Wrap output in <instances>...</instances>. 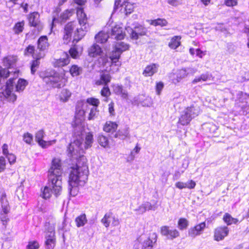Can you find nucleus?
<instances>
[{
    "label": "nucleus",
    "mask_w": 249,
    "mask_h": 249,
    "mask_svg": "<svg viewBox=\"0 0 249 249\" xmlns=\"http://www.w3.org/2000/svg\"><path fill=\"white\" fill-rule=\"evenodd\" d=\"M89 170L84 156L80 157L76 165L71 168L69 177L68 190L70 195L75 196L78 193V186H83L88 179Z\"/></svg>",
    "instance_id": "obj_1"
},
{
    "label": "nucleus",
    "mask_w": 249,
    "mask_h": 249,
    "mask_svg": "<svg viewBox=\"0 0 249 249\" xmlns=\"http://www.w3.org/2000/svg\"><path fill=\"white\" fill-rule=\"evenodd\" d=\"M62 173L61 160L58 158H54L52 161V165L49 170L50 182L48 186L45 187L41 194L42 198H49L52 193L57 196L62 190Z\"/></svg>",
    "instance_id": "obj_2"
},
{
    "label": "nucleus",
    "mask_w": 249,
    "mask_h": 249,
    "mask_svg": "<svg viewBox=\"0 0 249 249\" xmlns=\"http://www.w3.org/2000/svg\"><path fill=\"white\" fill-rule=\"evenodd\" d=\"M83 141V134L81 133L80 135L78 134V137L69 144L68 150L70 157L76 156L75 158H77L78 156H79V158L82 157L81 154L83 153L84 150ZM82 156H83L82 155Z\"/></svg>",
    "instance_id": "obj_3"
},
{
    "label": "nucleus",
    "mask_w": 249,
    "mask_h": 249,
    "mask_svg": "<svg viewBox=\"0 0 249 249\" xmlns=\"http://www.w3.org/2000/svg\"><path fill=\"white\" fill-rule=\"evenodd\" d=\"M61 80L62 78L58 73L44 78V81L47 84L54 88H60L62 86Z\"/></svg>",
    "instance_id": "obj_4"
},
{
    "label": "nucleus",
    "mask_w": 249,
    "mask_h": 249,
    "mask_svg": "<svg viewBox=\"0 0 249 249\" xmlns=\"http://www.w3.org/2000/svg\"><path fill=\"white\" fill-rule=\"evenodd\" d=\"M14 79H9L6 82V89L3 92L4 96L10 101L14 102L17 99V95L13 91H14Z\"/></svg>",
    "instance_id": "obj_5"
},
{
    "label": "nucleus",
    "mask_w": 249,
    "mask_h": 249,
    "mask_svg": "<svg viewBox=\"0 0 249 249\" xmlns=\"http://www.w3.org/2000/svg\"><path fill=\"white\" fill-rule=\"evenodd\" d=\"M46 249H53L55 245V231L53 227L49 228L46 234Z\"/></svg>",
    "instance_id": "obj_6"
},
{
    "label": "nucleus",
    "mask_w": 249,
    "mask_h": 249,
    "mask_svg": "<svg viewBox=\"0 0 249 249\" xmlns=\"http://www.w3.org/2000/svg\"><path fill=\"white\" fill-rule=\"evenodd\" d=\"M76 23L74 22H70L68 23L64 29L63 40L64 43L67 44L71 39V36L73 30L75 28Z\"/></svg>",
    "instance_id": "obj_7"
},
{
    "label": "nucleus",
    "mask_w": 249,
    "mask_h": 249,
    "mask_svg": "<svg viewBox=\"0 0 249 249\" xmlns=\"http://www.w3.org/2000/svg\"><path fill=\"white\" fill-rule=\"evenodd\" d=\"M29 24L31 26L36 27L38 31L42 29V25L39 20V15L37 12H33L28 17Z\"/></svg>",
    "instance_id": "obj_8"
},
{
    "label": "nucleus",
    "mask_w": 249,
    "mask_h": 249,
    "mask_svg": "<svg viewBox=\"0 0 249 249\" xmlns=\"http://www.w3.org/2000/svg\"><path fill=\"white\" fill-rule=\"evenodd\" d=\"M126 30L130 34V37L134 40L137 39L139 36H144L146 33V29L142 26L137 27L135 30L131 28H126Z\"/></svg>",
    "instance_id": "obj_9"
},
{
    "label": "nucleus",
    "mask_w": 249,
    "mask_h": 249,
    "mask_svg": "<svg viewBox=\"0 0 249 249\" xmlns=\"http://www.w3.org/2000/svg\"><path fill=\"white\" fill-rule=\"evenodd\" d=\"M229 229L227 227H219L214 231V238L218 241L223 240L229 233Z\"/></svg>",
    "instance_id": "obj_10"
},
{
    "label": "nucleus",
    "mask_w": 249,
    "mask_h": 249,
    "mask_svg": "<svg viewBox=\"0 0 249 249\" xmlns=\"http://www.w3.org/2000/svg\"><path fill=\"white\" fill-rule=\"evenodd\" d=\"M205 227V222H201L194 227L191 228L188 231V235L189 236L194 238L196 236L199 235L202 233Z\"/></svg>",
    "instance_id": "obj_11"
},
{
    "label": "nucleus",
    "mask_w": 249,
    "mask_h": 249,
    "mask_svg": "<svg viewBox=\"0 0 249 249\" xmlns=\"http://www.w3.org/2000/svg\"><path fill=\"white\" fill-rule=\"evenodd\" d=\"M124 36L125 34L123 32V28L117 25L112 27L110 33H109V36L117 40L123 39Z\"/></svg>",
    "instance_id": "obj_12"
},
{
    "label": "nucleus",
    "mask_w": 249,
    "mask_h": 249,
    "mask_svg": "<svg viewBox=\"0 0 249 249\" xmlns=\"http://www.w3.org/2000/svg\"><path fill=\"white\" fill-rule=\"evenodd\" d=\"M77 17L79 24L81 27H89L88 23V18L86 14L84 12L83 8H77Z\"/></svg>",
    "instance_id": "obj_13"
},
{
    "label": "nucleus",
    "mask_w": 249,
    "mask_h": 249,
    "mask_svg": "<svg viewBox=\"0 0 249 249\" xmlns=\"http://www.w3.org/2000/svg\"><path fill=\"white\" fill-rule=\"evenodd\" d=\"M161 233L166 236L168 239H173L179 236V233L178 230H170L168 226H163L161 228Z\"/></svg>",
    "instance_id": "obj_14"
},
{
    "label": "nucleus",
    "mask_w": 249,
    "mask_h": 249,
    "mask_svg": "<svg viewBox=\"0 0 249 249\" xmlns=\"http://www.w3.org/2000/svg\"><path fill=\"white\" fill-rule=\"evenodd\" d=\"M110 74L107 71H102L100 74V78L95 82V84L97 86L104 85L108 86V84L111 80Z\"/></svg>",
    "instance_id": "obj_15"
},
{
    "label": "nucleus",
    "mask_w": 249,
    "mask_h": 249,
    "mask_svg": "<svg viewBox=\"0 0 249 249\" xmlns=\"http://www.w3.org/2000/svg\"><path fill=\"white\" fill-rule=\"evenodd\" d=\"M89 29V27L81 26L80 28H77L74 34L73 41L77 42L80 40L85 36Z\"/></svg>",
    "instance_id": "obj_16"
},
{
    "label": "nucleus",
    "mask_w": 249,
    "mask_h": 249,
    "mask_svg": "<svg viewBox=\"0 0 249 249\" xmlns=\"http://www.w3.org/2000/svg\"><path fill=\"white\" fill-rule=\"evenodd\" d=\"M157 207L155 206H153L149 202L146 201L141 205L138 208L134 210L135 211L137 212L139 214L144 213L147 210H156Z\"/></svg>",
    "instance_id": "obj_17"
},
{
    "label": "nucleus",
    "mask_w": 249,
    "mask_h": 249,
    "mask_svg": "<svg viewBox=\"0 0 249 249\" xmlns=\"http://www.w3.org/2000/svg\"><path fill=\"white\" fill-rule=\"evenodd\" d=\"M113 90L116 94L121 96L123 98L125 99L128 98V92L122 85L118 84L113 85Z\"/></svg>",
    "instance_id": "obj_18"
},
{
    "label": "nucleus",
    "mask_w": 249,
    "mask_h": 249,
    "mask_svg": "<svg viewBox=\"0 0 249 249\" xmlns=\"http://www.w3.org/2000/svg\"><path fill=\"white\" fill-rule=\"evenodd\" d=\"M44 136V132L42 130H40L36 133L35 136L36 141L42 147L45 148L46 146L50 145V142L43 141L42 139Z\"/></svg>",
    "instance_id": "obj_19"
},
{
    "label": "nucleus",
    "mask_w": 249,
    "mask_h": 249,
    "mask_svg": "<svg viewBox=\"0 0 249 249\" xmlns=\"http://www.w3.org/2000/svg\"><path fill=\"white\" fill-rule=\"evenodd\" d=\"M121 54L122 53L118 50H116V49L114 48V49L111 52L109 56V58L111 60V66L115 65L119 66L121 65V63L119 62L118 60Z\"/></svg>",
    "instance_id": "obj_20"
},
{
    "label": "nucleus",
    "mask_w": 249,
    "mask_h": 249,
    "mask_svg": "<svg viewBox=\"0 0 249 249\" xmlns=\"http://www.w3.org/2000/svg\"><path fill=\"white\" fill-rule=\"evenodd\" d=\"M17 58L16 56L9 55L3 59V64L7 69L11 68L16 64Z\"/></svg>",
    "instance_id": "obj_21"
},
{
    "label": "nucleus",
    "mask_w": 249,
    "mask_h": 249,
    "mask_svg": "<svg viewBox=\"0 0 249 249\" xmlns=\"http://www.w3.org/2000/svg\"><path fill=\"white\" fill-rule=\"evenodd\" d=\"M49 46L47 36H44L40 37L37 41V49L39 51H44Z\"/></svg>",
    "instance_id": "obj_22"
},
{
    "label": "nucleus",
    "mask_w": 249,
    "mask_h": 249,
    "mask_svg": "<svg viewBox=\"0 0 249 249\" xmlns=\"http://www.w3.org/2000/svg\"><path fill=\"white\" fill-rule=\"evenodd\" d=\"M158 65L152 64L146 67L142 74L145 76H151L157 72Z\"/></svg>",
    "instance_id": "obj_23"
},
{
    "label": "nucleus",
    "mask_w": 249,
    "mask_h": 249,
    "mask_svg": "<svg viewBox=\"0 0 249 249\" xmlns=\"http://www.w3.org/2000/svg\"><path fill=\"white\" fill-rule=\"evenodd\" d=\"M69 63V55L67 53H64V57L55 60L53 63V65L55 67H60L67 65Z\"/></svg>",
    "instance_id": "obj_24"
},
{
    "label": "nucleus",
    "mask_w": 249,
    "mask_h": 249,
    "mask_svg": "<svg viewBox=\"0 0 249 249\" xmlns=\"http://www.w3.org/2000/svg\"><path fill=\"white\" fill-rule=\"evenodd\" d=\"M102 53L101 47L97 44H93L89 48V53L91 57L100 55Z\"/></svg>",
    "instance_id": "obj_25"
},
{
    "label": "nucleus",
    "mask_w": 249,
    "mask_h": 249,
    "mask_svg": "<svg viewBox=\"0 0 249 249\" xmlns=\"http://www.w3.org/2000/svg\"><path fill=\"white\" fill-rule=\"evenodd\" d=\"M109 37V35L108 33L101 31L95 36V39L98 43H104L107 41Z\"/></svg>",
    "instance_id": "obj_26"
},
{
    "label": "nucleus",
    "mask_w": 249,
    "mask_h": 249,
    "mask_svg": "<svg viewBox=\"0 0 249 249\" xmlns=\"http://www.w3.org/2000/svg\"><path fill=\"white\" fill-rule=\"evenodd\" d=\"M188 111L185 109L181 114L179 119V123L182 125H187L189 124L192 119L188 114Z\"/></svg>",
    "instance_id": "obj_27"
},
{
    "label": "nucleus",
    "mask_w": 249,
    "mask_h": 249,
    "mask_svg": "<svg viewBox=\"0 0 249 249\" xmlns=\"http://www.w3.org/2000/svg\"><path fill=\"white\" fill-rule=\"evenodd\" d=\"M71 92L67 89H63L59 94V99L62 102H67L71 96Z\"/></svg>",
    "instance_id": "obj_28"
},
{
    "label": "nucleus",
    "mask_w": 249,
    "mask_h": 249,
    "mask_svg": "<svg viewBox=\"0 0 249 249\" xmlns=\"http://www.w3.org/2000/svg\"><path fill=\"white\" fill-rule=\"evenodd\" d=\"M118 125L112 122H107L104 127V130L107 132H114L117 128Z\"/></svg>",
    "instance_id": "obj_29"
},
{
    "label": "nucleus",
    "mask_w": 249,
    "mask_h": 249,
    "mask_svg": "<svg viewBox=\"0 0 249 249\" xmlns=\"http://www.w3.org/2000/svg\"><path fill=\"white\" fill-rule=\"evenodd\" d=\"M180 39L181 37L180 36H174L169 43V47L171 49H176L180 45Z\"/></svg>",
    "instance_id": "obj_30"
},
{
    "label": "nucleus",
    "mask_w": 249,
    "mask_h": 249,
    "mask_svg": "<svg viewBox=\"0 0 249 249\" xmlns=\"http://www.w3.org/2000/svg\"><path fill=\"white\" fill-rule=\"evenodd\" d=\"M168 21L165 18H158L156 19L150 20V24L154 26H160L164 27L168 24Z\"/></svg>",
    "instance_id": "obj_31"
},
{
    "label": "nucleus",
    "mask_w": 249,
    "mask_h": 249,
    "mask_svg": "<svg viewBox=\"0 0 249 249\" xmlns=\"http://www.w3.org/2000/svg\"><path fill=\"white\" fill-rule=\"evenodd\" d=\"M154 240V241H153L149 238L145 240L143 243L142 249H153V246L156 243L157 240L156 235H155Z\"/></svg>",
    "instance_id": "obj_32"
},
{
    "label": "nucleus",
    "mask_w": 249,
    "mask_h": 249,
    "mask_svg": "<svg viewBox=\"0 0 249 249\" xmlns=\"http://www.w3.org/2000/svg\"><path fill=\"white\" fill-rule=\"evenodd\" d=\"M87 219L85 214H82L75 219V222L77 227L84 226L87 223Z\"/></svg>",
    "instance_id": "obj_33"
},
{
    "label": "nucleus",
    "mask_w": 249,
    "mask_h": 249,
    "mask_svg": "<svg viewBox=\"0 0 249 249\" xmlns=\"http://www.w3.org/2000/svg\"><path fill=\"white\" fill-rule=\"evenodd\" d=\"M114 48L122 53L123 52L128 50L129 45L124 42H118L115 44Z\"/></svg>",
    "instance_id": "obj_34"
},
{
    "label": "nucleus",
    "mask_w": 249,
    "mask_h": 249,
    "mask_svg": "<svg viewBox=\"0 0 249 249\" xmlns=\"http://www.w3.org/2000/svg\"><path fill=\"white\" fill-rule=\"evenodd\" d=\"M27 84L28 82L26 80L23 79H19L16 86V91L18 92L23 91Z\"/></svg>",
    "instance_id": "obj_35"
},
{
    "label": "nucleus",
    "mask_w": 249,
    "mask_h": 249,
    "mask_svg": "<svg viewBox=\"0 0 249 249\" xmlns=\"http://www.w3.org/2000/svg\"><path fill=\"white\" fill-rule=\"evenodd\" d=\"M93 135L92 134L89 133L85 138V142L84 143H83V146L85 149H88V148L91 146L93 142Z\"/></svg>",
    "instance_id": "obj_36"
},
{
    "label": "nucleus",
    "mask_w": 249,
    "mask_h": 249,
    "mask_svg": "<svg viewBox=\"0 0 249 249\" xmlns=\"http://www.w3.org/2000/svg\"><path fill=\"white\" fill-rule=\"evenodd\" d=\"M193 70L191 68H188V70L186 69H182L178 71L177 77L179 79H182L186 77L189 72H193Z\"/></svg>",
    "instance_id": "obj_37"
},
{
    "label": "nucleus",
    "mask_w": 249,
    "mask_h": 249,
    "mask_svg": "<svg viewBox=\"0 0 249 249\" xmlns=\"http://www.w3.org/2000/svg\"><path fill=\"white\" fill-rule=\"evenodd\" d=\"M24 24L25 22L23 20L16 23L13 29L15 34H19L21 33L23 30Z\"/></svg>",
    "instance_id": "obj_38"
},
{
    "label": "nucleus",
    "mask_w": 249,
    "mask_h": 249,
    "mask_svg": "<svg viewBox=\"0 0 249 249\" xmlns=\"http://www.w3.org/2000/svg\"><path fill=\"white\" fill-rule=\"evenodd\" d=\"M186 111H188V114L192 119L193 118L198 115L199 110L198 107L191 106L186 109Z\"/></svg>",
    "instance_id": "obj_39"
},
{
    "label": "nucleus",
    "mask_w": 249,
    "mask_h": 249,
    "mask_svg": "<svg viewBox=\"0 0 249 249\" xmlns=\"http://www.w3.org/2000/svg\"><path fill=\"white\" fill-rule=\"evenodd\" d=\"M188 225V221L186 218H180L178 221V227L180 230L186 229Z\"/></svg>",
    "instance_id": "obj_40"
},
{
    "label": "nucleus",
    "mask_w": 249,
    "mask_h": 249,
    "mask_svg": "<svg viewBox=\"0 0 249 249\" xmlns=\"http://www.w3.org/2000/svg\"><path fill=\"white\" fill-rule=\"evenodd\" d=\"M223 220L228 225H231L232 223H236L238 221L237 219L234 218L230 214L226 213L223 217Z\"/></svg>",
    "instance_id": "obj_41"
},
{
    "label": "nucleus",
    "mask_w": 249,
    "mask_h": 249,
    "mask_svg": "<svg viewBox=\"0 0 249 249\" xmlns=\"http://www.w3.org/2000/svg\"><path fill=\"white\" fill-rule=\"evenodd\" d=\"M98 141L99 144L104 147H106L108 145V140L107 138L102 135L98 136Z\"/></svg>",
    "instance_id": "obj_42"
},
{
    "label": "nucleus",
    "mask_w": 249,
    "mask_h": 249,
    "mask_svg": "<svg viewBox=\"0 0 249 249\" xmlns=\"http://www.w3.org/2000/svg\"><path fill=\"white\" fill-rule=\"evenodd\" d=\"M70 71L73 76H76L81 73L82 69L76 65H73L70 69Z\"/></svg>",
    "instance_id": "obj_43"
},
{
    "label": "nucleus",
    "mask_w": 249,
    "mask_h": 249,
    "mask_svg": "<svg viewBox=\"0 0 249 249\" xmlns=\"http://www.w3.org/2000/svg\"><path fill=\"white\" fill-rule=\"evenodd\" d=\"M72 12L69 11L65 10L60 17V22H65L69 19V18L72 16Z\"/></svg>",
    "instance_id": "obj_44"
},
{
    "label": "nucleus",
    "mask_w": 249,
    "mask_h": 249,
    "mask_svg": "<svg viewBox=\"0 0 249 249\" xmlns=\"http://www.w3.org/2000/svg\"><path fill=\"white\" fill-rule=\"evenodd\" d=\"M9 212V207L7 203L4 204L3 202H2V211H1V218L2 221H6V217L4 216H3V214H6Z\"/></svg>",
    "instance_id": "obj_45"
},
{
    "label": "nucleus",
    "mask_w": 249,
    "mask_h": 249,
    "mask_svg": "<svg viewBox=\"0 0 249 249\" xmlns=\"http://www.w3.org/2000/svg\"><path fill=\"white\" fill-rule=\"evenodd\" d=\"M98 115V111L97 110V107H92L90 109V112L88 117L89 120H93Z\"/></svg>",
    "instance_id": "obj_46"
},
{
    "label": "nucleus",
    "mask_w": 249,
    "mask_h": 249,
    "mask_svg": "<svg viewBox=\"0 0 249 249\" xmlns=\"http://www.w3.org/2000/svg\"><path fill=\"white\" fill-rule=\"evenodd\" d=\"M39 64V61L36 59L32 61L31 66V72L32 74H34L35 73L36 69L38 68Z\"/></svg>",
    "instance_id": "obj_47"
},
{
    "label": "nucleus",
    "mask_w": 249,
    "mask_h": 249,
    "mask_svg": "<svg viewBox=\"0 0 249 249\" xmlns=\"http://www.w3.org/2000/svg\"><path fill=\"white\" fill-rule=\"evenodd\" d=\"M69 53L71 57L73 58H77L79 56V52L77 50V47L75 45H74L69 50Z\"/></svg>",
    "instance_id": "obj_48"
},
{
    "label": "nucleus",
    "mask_w": 249,
    "mask_h": 249,
    "mask_svg": "<svg viewBox=\"0 0 249 249\" xmlns=\"http://www.w3.org/2000/svg\"><path fill=\"white\" fill-rule=\"evenodd\" d=\"M110 217V213H106L104 217L101 220V222L104 224V225L107 228L109 227L110 224V221L109 220V219Z\"/></svg>",
    "instance_id": "obj_49"
},
{
    "label": "nucleus",
    "mask_w": 249,
    "mask_h": 249,
    "mask_svg": "<svg viewBox=\"0 0 249 249\" xmlns=\"http://www.w3.org/2000/svg\"><path fill=\"white\" fill-rule=\"evenodd\" d=\"M101 94L106 97H108L110 95L111 92L108 86H104L101 91Z\"/></svg>",
    "instance_id": "obj_50"
},
{
    "label": "nucleus",
    "mask_w": 249,
    "mask_h": 249,
    "mask_svg": "<svg viewBox=\"0 0 249 249\" xmlns=\"http://www.w3.org/2000/svg\"><path fill=\"white\" fill-rule=\"evenodd\" d=\"M87 102L89 104L93 106V107H96L100 103L98 99L93 98H88L87 99Z\"/></svg>",
    "instance_id": "obj_51"
},
{
    "label": "nucleus",
    "mask_w": 249,
    "mask_h": 249,
    "mask_svg": "<svg viewBox=\"0 0 249 249\" xmlns=\"http://www.w3.org/2000/svg\"><path fill=\"white\" fill-rule=\"evenodd\" d=\"M23 140L27 143H31L33 141V136L29 133L25 134L23 136Z\"/></svg>",
    "instance_id": "obj_52"
},
{
    "label": "nucleus",
    "mask_w": 249,
    "mask_h": 249,
    "mask_svg": "<svg viewBox=\"0 0 249 249\" xmlns=\"http://www.w3.org/2000/svg\"><path fill=\"white\" fill-rule=\"evenodd\" d=\"M141 148L138 146V144L136 146V147L133 149V151H132L128 157V159L130 160H134L135 158V156L133 155V152H135L136 153H138L140 151Z\"/></svg>",
    "instance_id": "obj_53"
},
{
    "label": "nucleus",
    "mask_w": 249,
    "mask_h": 249,
    "mask_svg": "<svg viewBox=\"0 0 249 249\" xmlns=\"http://www.w3.org/2000/svg\"><path fill=\"white\" fill-rule=\"evenodd\" d=\"M39 244L36 241L30 242L27 246V249H37Z\"/></svg>",
    "instance_id": "obj_54"
},
{
    "label": "nucleus",
    "mask_w": 249,
    "mask_h": 249,
    "mask_svg": "<svg viewBox=\"0 0 249 249\" xmlns=\"http://www.w3.org/2000/svg\"><path fill=\"white\" fill-rule=\"evenodd\" d=\"M128 133L125 132L124 134H123L122 132L119 131L114 135L115 138H119L120 139H124L127 137Z\"/></svg>",
    "instance_id": "obj_55"
},
{
    "label": "nucleus",
    "mask_w": 249,
    "mask_h": 249,
    "mask_svg": "<svg viewBox=\"0 0 249 249\" xmlns=\"http://www.w3.org/2000/svg\"><path fill=\"white\" fill-rule=\"evenodd\" d=\"M6 161L4 157H0V172L4 171L5 168Z\"/></svg>",
    "instance_id": "obj_56"
},
{
    "label": "nucleus",
    "mask_w": 249,
    "mask_h": 249,
    "mask_svg": "<svg viewBox=\"0 0 249 249\" xmlns=\"http://www.w3.org/2000/svg\"><path fill=\"white\" fill-rule=\"evenodd\" d=\"M45 55L44 51H39L38 53H36L34 55V58L39 60L41 58H43Z\"/></svg>",
    "instance_id": "obj_57"
},
{
    "label": "nucleus",
    "mask_w": 249,
    "mask_h": 249,
    "mask_svg": "<svg viewBox=\"0 0 249 249\" xmlns=\"http://www.w3.org/2000/svg\"><path fill=\"white\" fill-rule=\"evenodd\" d=\"M163 87L164 85L162 82H160L157 84L156 92L158 95H160V94L161 91L163 89Z\"/></svg>",
    "instance_id": "obj_58"
},
{
    "label": "nucleus",
    "mask_w": 249,
    "mask_h": 249,
    "mask_svg": "<svg viewBox=\"0 0 249 249\" xmlns=\"http://www.w3.org/2000/svg\"><path fill=\"white\" fill-rule=\"evenodd\" d=\"M6 156L10 164L13 163L16 161V158L14 154H8Z\"/></svg>",
    "instance_id": "obj_59"
},
{
    "label": "nucleus",
    "mask_w": 249,
    "mask_h": 249,
    "mask_svg": "<svg viewBox=\"0 0 249 249\" xmlns=\"http://www.w3.org/2000/svg\"><path fill=\"white\" fill-rule=\"evenodd\" d=\"M167 2L173 6H177L181 4V0H168Z\"/></svg>",
    "instance_id": "obj_60"
},
{
    "label": "nucleus",
    "mask_w": 249,
    "mask_h": 249,
    "mask_svg": "<svg viewBox=\"0 0 249 249\" xmlns=\"http://www.w3.org/2000/svg\"><path fill=\"white\" fill-rule=\"evenodd\" d=\"M225 4L228 6H233L237 3V0H225Z\"/></svg>",
    "instance_id": "obj_61"
},
{
    "label": "nucleus",
    "mask_w": 249,
    "mask_h": 249,
    "mask_svg": "<svg viewBox=\"0 0 249 249\" xmlns=\"http://www.w3.org/2000/svg\"><path fill=\"white\" fill-rule=\"evenodd\" d=\"M175 186L177 188L179 189L185 188L187 187V183L178 181L176 183Z\"/></svg>",
    "instance_id": "obj_62"
},
{
    "label": "nucleus",
    "mask_w": 249,
    "mask_h": 249,
    "mask_svg": "<svg viewBox=\"0 0 249 249\" xmlns=\"http://www.w3.org/2000/svg\"><path fill=\"white\" fill-rule=\"evenodd\" d=\"M35 51V47L32 45H29L28 47L26 48L25 53L26 54L28 53L29 54H32L33 55Z\"/></svg>",
    "instance_id": "obj_63"
},
{
    "label": "nucleus",
    "mask_w": 249,
    "mask_h": 249,
    "mask_svg": "<svg viewBox=\"0 0 249 249\" xmlns=\"http://www.w3.org/2000/svg\"><path fill=\"white\" fill-rule=\"evenodd\" d=\"M187 183V187L186 188H188L189 189H193L195 187L196 185V182L193 181V180H191L189 182H186Z\"/></svg>",
    "instance_id": "obj_64"
}]
</instances>
